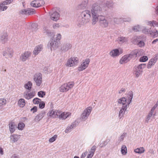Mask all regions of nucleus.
Masks as SVG:
<instances>
[{"mask_svg": "<svg viewBox=\"0 0 158 158\" xmlns=\"http://www.w3.org/2000/svg\"><path fill=\"white\" fill-rule=\"evenodd\" d=\"M89 0H82L81 3L77 6L78 10H86L88 8Z\"/></svg>", "mask_w": 158, "mask_h": 158, "instance_id": "obj_11", "label": "nucleus"}, {"mask_svg": "<svg viewBox=\"0 0 158 158\" xmlns=\"http://www.w3.org/2000/svg\"><path fill=\"white\" fill-rule=\"evenodd\" d=\"M122 52H120L118 49L112 50L110 53V56L113 57L118 56Z\"/></svg>", "mask_w": 158, "mask_h": 158, "instance_id": "obj_24", "label": "nucleus"}, {"mask_svg": "<svg viewBox=\"0 0 158 158\" xmlns=\"http://www.w3.org/2000/svg\"><path fill=\"white\" fill-rule=\"evenodd\" d=\"M43 30L44 33H46L48 35H51L52 33L51 32L49 29H48L46 27H44Z\"/></svg>", "mask_w": 158, "mask_h": 158, "instance_id": "obj_43", "label": "nucleus"}, {"mask_svg": "<svg viewBox=\"0 0 158 158\" xmlns=\"http://www.w3.org/2000/svg\"><path fill=\"white\" fill-rule=\"evenodd\" d=\"M74 123H72V125L70 127H68L66 129L65 131V132L66 133H68L69 132H70L71 131V129H72L73 127H74Z\"/></svg>", "mask_w": 158, "mask_h": 158, "instance_id": "obj_39", "label": "nucleus"}, {"mask_svg": "<svg viewBox=\"0 0 158 158\" xmlns=\"http://www.w3.org/2000/svg\"><path fill=\"white\" fill-rule=\"evenodd\" d=\"M45 106V103L44 102H39V107L40 109H43Z\"/></svg>", "mask_w": 158, "mask_h": 158, "instance_id": "obj_55", "label": "nucleus"}, {"mask_svg": "<svg viewBox=\"0 0 158 158\" xmlns=\"http://www.w3.org/2000/svg\"><path fill=\"white\" fill-rule=\"evenodd\" d=\"M13 1V0H6L2 2V4L6 5L11 3Z\"/></svg>", "mask_w": 158, "mask_h": 158, "instance_id": "obj_51", "label": "nucleus"}, {"mask_svg": "<svg viewBox=\"0 0 158 158\" xmlns=\"http://www.w3.org/2000/svg\"><path fill=\"white\" fill-rule=\"evenodd\" d=\"M60 26L59 23H54L53 24V27L54 29H56Z\"/></svg>", "mask_w": 158, "mask_h": 158, "instance_id": "obj_61", "label": "nucleus"}, {"mask_svg": "<svg viewBox=\"0 0 158 158\" xmlns=\"http://www.w3.org/2000/svg\"><path fill=\"white\" fill-rule=\"evenodd\" d=\"M0 6L1 8V11H5L8 8V7L5 6V5L2 4V2L0 3Z\"/></svg>", "mask_w": 158, "mask_h": 158, "instance_id": "obj_40", "label": "nucleus"}, {"mask_svg": "<svg viewBox=\"0 0 158 158\" xmlns=\"http://www.w3.org/2000/svg\"><path fill=\"white\" fill-rule=\"evenodd\" d=\"M44 2L43 0H35L31 3V5L33 7H38L44 4Z\"/></svg>", "mask_w": 158, "mask_h": 158, "instance_id": "obj_14", "label": "nucleus"}, {"mask_svg": "<svg viewBox=\"0 0 158 158\" xmlns=\"http://www.w3.org/2000/svg\"><path fill=\"white\" fill-rule=\"evenodd\" d=\"M152 59L154 60V61H155L156 62L158 59V54H156L155 55V57Z\"/></svg>", "mask_w": 158, "mask_h": 158, "instance_id": "obj_63", "label": "nucleus"}, {"mask_svg": "<svg viewBox=\"0 0 158 158\" xmlns=\"http://www.w3.org/2000/svg\"><path fill=\"white\" fill-rule=\"evenodd\" d=\"M6 103V101L4 99H0V108H1L2 106L5 105Z\"/></svg>", "mask_w": 158, "mask_h": 158, "instance_id": "obj_41", "label": "nucleus"}, {"mask_svg": "<svg viewBox=\"0 0 158 158\" xmlns=\"http://www.w3.org/2000/svg\"><path fill=\"white\" fill-rule=\"evenodd\" d=\"M127 107H126L125 106V107L124 106H122L120 110L119 113V117L120 118H121L123 116V115L125 114V112Z\"/></svg>", "mask_w": 158, "mask_h": 158, "instance_id": "obj_28", "label": "nucleus"}, {"mask_svg": "<svg viewBox=\"0 0 158 158\" xmlns=\"http://www.w3.org/2000/svg\"><path fill=\"white\" fill-rule=\"evenodd\" d=\"M13 50L11 48H5L4 50L2 52L3 56L6 59L11 58L13 56Z\"/></svg>", "mask_w": 158, "mask_h": 158, "instance_id": "obj_8", "label": "nucleus"}, {"mask_svg": "<svg viewBox=\"0 0 158 158\" xmlns=\"http://www.w3.org/2000/svg\"><path fill=\"white\" fill-rule=\"evenodd\" d=\"M126 134V133H123L120 136V138H119V140L120 141H122L123 140L124 137H125V135Z\"/></svg>", "mask_w": 158, "mask_h": 158, "instance_id": "obj_58", "label": "nucleus"}, {"mask_svg": "<svg viewBox=\"0 0 158 158\" xmlns=\"http://www.w3.org/2000/svg\"><path fill=\"white\" fill-rule=\"evenodd\" d=\"M59 114V115H58V117L60 119H64L67 118L70 114L69 113L63 112L61 113H61Z\"/></svg>", "mask_w": 158, "mask_h": 158, "instance_id": "obj_30", "label": "nucleus"}, {"mask_svg": "<svg viewBox=\"0 0 158 158\" xmlns=\"http://www.w3.org/2000/svg\"><path fill=\"white\" fill-rule=\"evenodd\" d=\"M131 19L130 18H122V22H129L131 21Z\"/></svg>", "mask_w": 158, "mask_h": 158, "instance_id": "obj_60", "label": "nucleus"}, {"mask_svg": "<svg viewBox=\"0 0 158 158\" xmlns=\"http://www.w3.org/2000/svg\"><path fill=\"white\" fill-rule=\"evenodd\" d=\"M148 60V57L146 56H143L140 58L139 61L142 62H145Z\"/></svg>", "mask_w": 158, "mask_h": 158, "instance_id": "obj_47", "label": "nucleus"}, {"mask_svg": "<svg viewBox=\"0 0 158 158\" xmlns=\"http://www.w3.org/2000/svg\"><path fill=\"white\" fill-rule=\"evenodd\" d=\"M156 23V22L155 21H153L152 22H149V24L151 26H153L154 24H155Z\"/></svg>", "mask_w": 158, "mask_h": 158, "instance_id": "obj_64", "label": "nucleus"}, {"mask_svg": "<svg viewBox=\"0 0 158 158\" xmlns=\"http://www.w3.org/2000/svg\"><path fill=\"white\" fill-rule=\"evenodd\" d=\"M114 22L117 24H118L119 23L122 22V18H114Z\"/></svg>", "mask_w": 158, "mask_h": 158, "instance_id": "obj_46", "label": "nucleus"}, {"mask_svg": "<svg viewBox=\"0 0 158 158\" xmlns=\"http://www.w3.org/2000/svg\"><path fill=\"white\" fill-rule=\"evenodd\" d=\"M49 14L51 19L53 21H56L60 18L59 14L56 11H52L49 12Z\"/></svg>", "mask_w": 158, "mask_h": 158, "instance_id": "obj_16", "label": "nucleus"}, {"mask_svg": "<svg viewBox=\"0 0 158 158\" xmlns=\"http://www.w3.org/2000/svg\"><path fill=\"white\" fill-rule=\"evenodd\" d=\"M59 43V42L55 40L52 39L51 40L50 42L48 44V46L50 48L51 50H52V48L55 50L58 47Z\"/></svg>", "mask_w": 158, "mask_h": 158, "instance_id": "obj_17", "label": "nucleus"}, {"mask_svg": "<svg viewBox=\"0 0 158 158\" xmlns=\"http://www.w3.org/2000/svg\"><path fill=\"white\" fill-rule=\"evenodd\" d=\"M133 30L135 31H139L140 30L139 26L138 25L133 27Z\"/></svg>", "mask_w": 158, "mask_h": 158, "instance_id": "obj_56", "label": "nucleus"}, {"mask_svg": "<svg viewBox=\"0 0 158 158\" xmlns=\"http://www.w3.org/2000/svg\"><path fill=\"white\" fill-rule=\"evenodd\" d=\"M91 12L90 10H85L80 13L77 19V25L81 27L89 22L91 18Z\"/></svg>", "mask_w": 158, "mask_h": 158, "instance_id": "obj_1", "label": "nucleus"}, {"mask_svg": "<svg viewBox=\"0 0 158 158\" xmlns=\"http://www.w3.org/2000/svg\"><path fill=\"white\" fill-rule=\"evenodd\" d=\"M90 61V60L89 58H86L85 60H83L82 63L78 68V70L81 71L85 69L88 66Z\"/></svg>", "mask_w": 158, "mask_h": 158, "instance_id": "obj_13", "label": "nucleus"}, {"mask_svg": "<svg viewBox=\"0 0 158 158\" xmlns=\"http://www.w3.org/2000/svg\"><path fill=\"white\" fill-rule=\"evenodd\" d=\"M32 86V84L31 82L30 81H29L25 85L24 87L26 89L30 90L31 89Z\"/></svg>", "mask_w": 158, "mask_h": 158, "instance_id": "obj_36", "label": "nucleus"}, {"mask_svg": "<svg viewBox=\"0 0 158 158\" xmlns=\"http://www.w3.org/2000/svg\"><path fill=\"white\" fill-rule=\"evenodd\" d=\"M96 146L95 145L93 146L90 149V150L89 152V154L93 156L94 154V152L96 150Z\"/></svg>", "mask_w": 158, "mask_h": 158, "instance_id": "obj_42", "label": "nucleus"}, {"mask_svg": "<svg viewBox=\"0 0 158 158\" xmlns=\"http://www.w3.org/2000/svg\"><path fill=\"white\" fill-rule=\"evenodd\" d=\"M20 137V135L18 134H13L10 136V139L13 143L17 141Z\"/></svg>", "mask_w": 158, "mask_h": 158, "instance_id": "obj_27", "label": "nucleus"}, {"mask_svg": "<svg viewBox=\"0 0 158 158\" xmlns=\"http://www.w3.org/2000/svg\"><path fill=\"white\" fill-rule=\"evenodd\" d=\"M110 141V139H107L105 141L99 143V146L101 148L105 146Z\"/></svg>", "mask_w": 158, "mask_h": 158, "instance_id": "obj_32", "label": "nucleus"}, {"mask_svg": "<svg viewBox=\"0 0 158 158\" xmlns=\"http://www.w3.org/2000/svg\"><path fill=\"white\" fill-rule=\"evenodd\" d=\"M37 27V25L36 23H33L31 25V27H32V30L33 31H35L36 28Z\"/></svg>", "mask_w": 158, "mask_h": 158, "instance_id": "obj_54", "label": "nucleus"}, {"mask_svg": "<svg viewBox=\"0 0 158 158\" xmlns=\"http://www.w3.org/2000/svg\"><path fill=\"white\" fill-rule=\"evenodd\" d=\"M92 110V108L91 107H89L86 109L81 115V119L83 120L86 119L90 114Z\"/></svg>", "mask_w": 158, "mask_h": 158, "instance_id": "obj_12", "label": "nucleus"}, {"mask_svg": "<svg viewBox=\"0 0 158 158\" xmlns=\"http://www.w3.org/2000/svg\"><path fill=\"white\" fill-rule=\"evenodd\" d=\"M9 125L10 132L11 133H13L17 128V126L15 123L13 122H10Z\"/></svg>", "mask_w": 158, "mask_h": 158, "instance_id": "obj_25", "label": "nucleus"}, {"mask_svg": "<svg viewBox=\"0 0 158 158\" xmlns=\"http://www.w3.org/2000/svg\"><path fill=\"white\" fill-rule=\"evenodd\" d=\"M151 29H148L146 28H144L142 30V32L145 34H149L151 32Z\"/></svg>", "mask_w": 158, "mask_h": 158, "instance_id": "obj_49", "label": "nucleus"}, {"mask_svg": "<svg viewBox=\"0 0 158 158\" xmlns=\"http://www.w3.org/2000/svg\"><path fill=\"white\" fill-rule=\"evenodd\" d=\"M45 113L44 111H41L36 115L35 118V121H39L41 120L45 115Z\"/></svg>", "mask_w": 158, "mask_h": 158, "instance_id": "obj_29", "label": "nucleus"}, {"mask_svg": "<svg viewBox=\"0 0 158 158\" xmlns=\"http://www.w3.org/2000/svg\"><path fill=\"white\" fill-rule=\"evenodd\" d=\"M38 95L39 97L43 98L45 95V93L44 92L40 91L38 92Z\"/></svg>", "mask_w": 158, "mask_h": 158, "instance_id": "obj_48", "label": "nucleus"}, {"mask_svg": "<svg viewBox=\"0 0 158 158\" xmlns=\"http://www.w3.org/2000/svg\"><path fill=\"white\" fill-rule=\"evenodd\" d=\"M138 45L140 47H142L144 46V43L143 41H140L138 42Z\"/></svg>", "mask_w": 158, "mask_h": 158, "instance_id": "obj_57", "label": "nucleus"}, {"mask_svg": "<svg viewBox=\"0 0 158 158\" xmlns=\"http://www.w3.org/2000/svg\"><path fill=\"white\" fill-rule=\"evenodd\" d=\"M152 114L149 113L148 115L147 116L146 118L145 119L146 122L148 123L149 120L151 118L152 116Z\"/></svg>", "mask_w": 158, "mask_h": 158, "instance_id": "obj_52", "label": "nucleus"}, {"mask_svg": "<svg viewBox=\"0 0 158 158\" xmlns=\"http://www.w3.org/2000/svg\"><path fill=\"white\" fill-rule=\"evenodd\" d=\"M118 41L120 44H122L127 41V39L124 37L122 36L118 38Z\"/></svg>", "mask_w": 158, "mask_h": 158, "instance_id": "obj_31", "label": "nucleus"}, {"mask_svg": "<svg viewBox=\"0 0 158 158\" xmlns=\"http://www.w3.org/2000/svg\"><path fill=\"white\" fill-rule=\"evenodd\" d=\"M149 34H150L152 37L155 38L158 36V32L156 29H154L153 31L151 30V32Z\"/></svg>", "mask_w": 158, "mask_h": 158, "instance_id": "obj_33", "label": "nucleus"}, {"mask_svg": "<svg viewBox=\"0 0 158 158\" xmlns=\"http://www.w3.org/2000/svg\"><path fill=\"white\" fill-rule=\"evenodd\" d=\"M61 35L60 34H57L56 35V37L55 38H54L53 40H55L60 43V40L61 39Z\"/></svg>", "mask_w": 158, "mask_h": 158, "instance_id": "obj_44", "label": "nucleus"}, {"mask_svg": "<svg viewBox=\"0 0 158 158\" xmlns=\"http://www.w3.org/2000/svg\"><path fill=\"white\" fill-rule=\"evenodd\" d=\"M0 42L3 44H5L8 40V35L6 32H4L0 35Z\"/></svg>", "mask_w": 158, "mask_h": 158, "instance_id": "obj_21", "label": "nucleus"}, {"mask_svg": "<svg viewBox=\"0 0 158 158\" xmlns=\"http://www.w3.org/2000/svg\"><path fill=\"white\" fill-rule=\"evenodd\" d=\"M72 47L71 44L69 43H66L63 44L61 48V50L62 52H65L70 49Z\"/></svg>", "mask_w": 158, "mask_h": 158, "instance_id": "obj_22", "label": "nucleus"}, {"mask_svg": "<svg viewBox=\"0 0 158 158\" xmlns=\"http://www.w3.org/2000/svg\"><path fill=\"white\" fill-rule=\"evenodd\" d=\"M34 80L36 83V85L37 86H40L42 83V74L39 73L35 74L34 75Z\"/></svg>", "mask_w": 158, "mask_h": 158, "instance_id": "obj_9", "label": "nucleus"}, {"mask_svg": "<svg viewBox=\"0 0 158 158\" xmlns=\"http://www.w3.org/2000/svg\"><path fill=\"white\" fill-rule=\"evenodd\" d=\"M31 111H32L33 113H34L37 111V107L35 106H34L32 108L31 110Z\"/></svg>", "mask_w": 158, "mask_h": 158, "instance_id": "obj_62", "label": "nucleus"}, {"mask_svg": "<svg viewBox=\"0 0 158 158\" xmlns=\"http://www.w3.org/2000/svg\"><path fill=\"white\" fill-rule=\"evenodd\" d=\"M91 14L92 16V24L94 25L98 20L99 21V17L101 16L102 15L93 13H91Z\"/></svg>", "mask_w": 158, "mask_h": 158, "instance_id": "obj_23", "label": "nucleus"}, {"mask_svg": "<svg viewBox=\"0 0 158 158\" xmlns=\"http://www.w3.org/2000/svg\"><path fill=\"white\" fill-rule=\"evenodd\" d=\"M144 151V149L143 148L141 147L137 148L135 150V152L138 153H143Z\"/></svg>", "mask_w": 158, "mask_h": 158, "instance_id": "obj_37", "label": "nucleus"}, {"mask_svg": "<svg viewBox=\"0 0 158 158\" xmlns=\"http://www.w3.org/2000/svg\"><path fill=\"white\" fill-rule=\"evenodd\" d=\"M146 66V64H142L137 66H135L134 69L135 74L137 77H138L143 72V69Z\"/></svg>", "mask_w": 158, "mask_h": 158, "instance_id": "obj_7", "label": "nucleus"}, {"mask_svg": "<svg viewBox=\"0 0 158 158\" xmlns=\"http://www.w3.org/2000/svg\"><path fill=\"white\" fill-rule=\"evenodd\" d=\"M25 126V124L23 123H20L18 124V128L19 130H22Z\"/></svg>", "mask_w": 158, "mask_h": 158, "instance_id": "obj_45", "label": "nucleus"}, {"mask_svg": "<svg viewBox=\"0 0 158 158\" xmlns=\"http://www.w3.org/2000/svg\"><path fill=\"white\" fill-rule=\"evenodd\" d=\"M106 5L108 8L112 6V5L111 2L109 1L106 2Z\"/></svg>", "mask_w": 158, "mask_h": 158, "instance_id": "obj_59", "label": "nucleus"}, {"mask_svg": "<svg viewBox=\"0 0 158 158\" xmlns=\"http://www.w3.org/2000/svg\"><path fill=\"white\" fill-rule=\"evenodd\" d=\"M31 52L30 51H27L22 53L20 57V59L23 62H24L27 60L29 59V57L31 56Z\"/></svg>", "mask_w": 158, "mask_h": 158, "instance_id": "obj_19", "label": "nucleus"}, {"mask_svg": "<svg viewBox=\"0 0 158 158\" xmlns=\"http://www.w3.org/2000/svg\"><path fill=\"white\" fill-rule=\"evenodd\" d=\"M133 97V92L130 91H129L127 95V98H122L118 100V103L122 104L123 106L126 107H128L129 105L131 102Z\"/></svg>", "mask_w": 158, "mask_h": 158, "instance_id": "obj_4", "label": "nucleus"}, {"mask_svg": "<svg viewBox=\"0 0 158 158\" xmlns=\"http://www.w3.org/2000/svg\"><path fill=\"white\" fill-rule=\"evenodd\" d=\"M103 3L100 1L93 3L91 5V13L101 15L103 13Z\"/></svg>", "mask_w": 158, "mask_h": 158, "instance_id": "obj_2", "label": "nucleus"}, {"mask_svg": "<svg viewBox=\"0 0 158 158\" xmlns=\"http://www.w3.org/2000/svg\"><path fill=\"white\" fill-rule=\"evenodd\" d=\"M121 151L123 155H125L127 152V148L124 145H123L121 148Z\"/></svg>", "mask_w": 158, "mask_h": 158, "instance_id": "obj_38", "label": "nucleus"}, {"mask_svg": "<svg viewBox=\"0 0 158 158\" xmlns=\"http://www.w3.org/2000/svg\"><path fill=\"white\" fill-rule=\"evenodd\" d=\"M112 20V19L110 17H106L102 15L99 18V25L102 28H106L108 27L109 22Z\"/></svg>", "mask_w": 158, "mask_h": 158, "instance_id": "obj_5", "label": "nucleus"}, {"mask_svg": "<svg viewBox=\"0 0 158 158\" xmlns=\"http://www.w3.org/2000/svg\"><path fill=\"white\" fill-rule=\"evenodd\" d=\"M41 99L38 98H35L33 100V102L35 104H38L39 102V101H41Z\"/></svg>", "mask_w": 158, "mask_h": 158, "instance_id": "obj_53", "label": "nucleus"}, {"mask_svg": "<svg viewBox=\"0 0 158 158\" xmlns=\"http://www.w3.org/2000/svg\"><path fill=\"white\" fill-rule=\"evenodd\" d=\"M152 59L150 60L149 61L147 66V67L148 69L150 68L151 67L154 65L156 63V62Z\"/></svg>", "mask_w": 158, "mask_h": 158, "instance_id": "obj_35", "label": "nucleus"}, {"mask_svg": "<svg viewBox=\"0 0 158 158\" xmlns=\"http://www.w3.org/2000/svg\"><path fill=\"white\" fill-rule=\"evenodd\" d=\"M35 11L34 9L32 8H28L21 10L19 11L20 14L24 15H31L35 13Z\"/></svg>", "mask_w": 158, "mask_h": 158, "instance_id": "obj_15", "label": "nucleus"}, {"mask_svg": "<svg viewBox=\"0 0 158 158\" xmlns=\"http://www.w3.org/2000/svg\"><path fill=\"white\" fill-rule=\"evenodd\" d=\"M42 49V46L40 45L35 47L33 52L35 55H37L39 53Z\"/></svg>", "mask_w": 158, "mask_h": 158, "instance_id": "obj_26", "label": "nucleus"}, {"mask_svg": "<svg viewBox=\"0 0 158 158\" xmlns=\"http://www.w3.org/2000/svg\"><path fill=\"white\" fill-rule=\"evenodd\" d=\"M78 58L75 57H72L69 59L67 62V65L69 67H72L77 64L78 63Z\"/></svg>", "mask_w": 158, "mask_h": 158, "instance_id": "obj_10", "label": "nucleus"}, {"mask_svg": "<svg viewBox=\"0 0 158 158\" xmlns=\"http://www.w3.org/2000/svg\"><path fill=\"white\" fill-rule=\"evenodd\" d=\"M73 82H70L68 83L64 84L60 88V92H64L68 91L69 89L72 88L74 85Z\"/></svg>", "mask_w": 158, "mask_h": 158, "instance_id": "obj_6", "label": "nucleus"}, {"mask_svg": "<svg viewBox=\"0 0 158 158\" xmlns=\"http://www.w3.org/2000/svg\"><path fill=\"white\" fill-rule=\"evenodd\" d=\"M139 52L137 50H135L129 54H127L123 56L119 60L120 64L126 63L130 61L131 59L135 58L139 56Z\"/></svg>", "mask_w": 158, "mask_h": 158, "instance_id": "obj_3", "label": "nucleus"}, {"mask_svg": "<svg viewBox=\"0 0 158 158\" xmlns=\"http://www.w3.org/2000/svg\"><path fill=\"white\" fill-rule=\"evenodd\" d=\"M57 138V135H55L52 137L50 138L49 140V141L50 143H52L54 142L56 139Z\"/></svg>", "mask_w": 158, "mask_h": 158, "instance_id": "obj_50", "label": "nucleus"}, {"mask_svg": "<svg viewBox=\"0 0 158 158\" xmlns=\"http://www.w3.org/2000/svg\"><path fill=\"white\" fill-rule=\"evenodd\" d=\"M61 113V111L58 110H52L49 111L48 114L49 116L52 118H55L58 117L59 114Z\"/></svg>", "mask_w": 158, "mask_h": 158, "instance_id": "obj_18", "label": "nucleus"}, {"mask_svg": "<svg viewBox=\"0 0 158 158\" xmlns=\"http://www.w3.org/2000/svg\"><path fill=\"white\" fill-rule=\"evenodd\" d=\"M29 91L25 92L23 93L24 97L27 99L29 100L32 98L35 95V92L33 91L30 93Z\"/></svg>", "mask_w": 158, "mask_h": 158, "instance_id": "obj_20", "label": "nucleus"}, {"mask_svg": "<svg viewBox=\"0 0 158 158\" xmlns=\"http://www.w3.org/2000/svg\"><path fill=\"white\" fill-rule=\"evenodd\" d=\"M18 104L21 107H23L25 104V100L22 98L20 99L18 102Z\"/></svg>", "mask_w": 158, "mask_h": 158, "instance_id": "obj_34", "label": "nucleus"}]
</instances>
